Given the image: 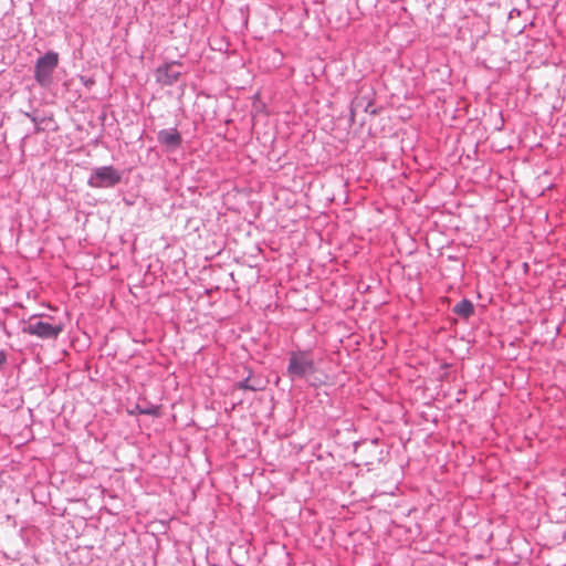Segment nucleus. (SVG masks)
Here are the masks:
<instances>
[{
  "instance_id": "1",
  "label": "nucleus",
  "mask_w": 566,
  "mask_h": 566,
  "mask_svg": "<svg viewBox=\"0 0 566 566\" xmlns=\"http://www.w3.org/2000/svg\"><path fill=\"white\" fill-rule=\"evenodd\" d=\"M316 371V366L311 350H295L289 355L286 376L296 381L306 379Z\"/></svg>"
},
{
  "instance_id": "2",
  "label": "nucleus",
  "mask_w": 566,
  "mask_h": 566,
  "mask_svg": "<svg viewBox=\"0 0 566 566\" xmlns=\"http://www.w3.org/2000/svg\"><path fill=\"white\" fill-rule=\"evenodd\" d=\"M21 331L23 334L36 336L44 340H53L62 333L61 324H51L41 318V316L32 315L22 322Z\"/></svg>"
},
{
  "instance_id": "3",
  "label": "nucleus",
  "mask_w": 566,
  "mask_h": 566,
  "mask_svg": "<svg viewBox=\"0 0 566 566\" xmlns=\"http://www.w3.org/2000/svg\"><path fill=\"white\" fill-rule=\"evenodd\" d=\"M59 65V54L53 51L40 56L34 66V80L42 87H49L53 82V73Z\"/></svg>"
},
{
  "instance_id": "4",
  "label": "nucleus",
  "mask_w": 566,
  "mask_h": 566,
  "mask_svg": "<svg viewBox=\"0 0 566 566\" xmlns=\"http://www.w3.org/2000/svg\"><path fill=\"white\" fill-rule=\"evenodd\" d=\"M122 181V172L113 166L93 168L87 180L92 188H112Z\"/></svg>"
},
{
  "instance_id": "5",
  "label": "nucleus",
  "mask_w": 566,
  "mask_h": 566,
  "mask_svg": "<svg viewBox=\"0 0 566 566\" xmlns=\"http://www.w3.org/2000/svg\"><path fill=\"white\" fill-rule=\"evenodd\" d=\"M181 74L180 64L177 62L166 63L156 70V80L163 85H172Z\"/></svg>"
},
{
  "instance_id": "6",
  "label": "nucleus",
  "mask_w": 566,
  "mask_h": 566,
  "mask_svg": "<svg viewBox=\"0 0 566 566\" xmlns=\"http://www.w3.org/2000/svg\"><path fill=\"white\" fill-rule=\"evenodd\" d=\"M158 142L168 150H175L181 145L182 138L176 128L161 129L157 134Z\"/></svg>"
},
{
  "instance_id": "7",
  "label": "nucleus",
  "mask_w": 566,
  "mask_h": 566,
  "mask_svg": "<svg viewBox=\"0 0 566 566\" xmlns=\"http://www.w3.org/2000/svg\"><path fill=\"white\" fill-rule=\"evenodd\" d=\"M453 313L460 317L469 318L474 313L473 303L467 298H463L453 307Z\"/></svg>"
},
{
  "instance_id": "8",
  "label": "nucleus",
  "mask_w": 566,
  "mask_h": 566,
  "mask_svg": "<svg viewBox=\"0 0 566 566\" xmlns=\"http://www.w3.org/2000/svg\"><path fill=\"white\" fill-rule=\"evenodd\" d=\"M238 387L245 390H256L258 388L250 384V379L247 378L238 384Z\"/></svg>"
},
{
  "instance_id": "9",
  "label": "nucleus",
  "mask_w": 566,
  "mask_h": 566,
  "mask_svg": "<svg viewBox=\"0 0 566 566\" xmlns=\"http://www.w3.org/2000/svg\"><path fill=\"white\" fill-rule=\"evenodd\" d=\"M139 412L143 413V415L154 416V415H157V407H151V408H147V409H140Z\"/></svg>"
},
{
  "instance_id": "10",
  "label": "nucleus",
  "mask_w": 566,
  "mask_h": 566,
  "mask_svg": "<svg viewBox=\"0 0 566 566\" xmlns=\"http://www.w3.org/2000/svg\"><path fill=\"white\" fill-rule=\"evenodd\" d=\"M25 115H27V117H29L31 119L32 123H34V125H35V129L34 130L35 132H40L41 128L38 125V118L35 116L29 114V113H27Z\"/></svg>"
},
{
  "instance_id": "11",
  "label": "nucleus",
  "mask_w": 566,
  "mask_h": 566,
  "mask_svg": "<svg viewBox=\"0 0 566 566\" xmlns=\"http://www.w3.org/2000/svg\"><path fill=\"white\" fill-rule=\"evenodd\" d=\"M7 355L3 350H0V368L6 364Z\"/></svg>"
}]
</instances>
